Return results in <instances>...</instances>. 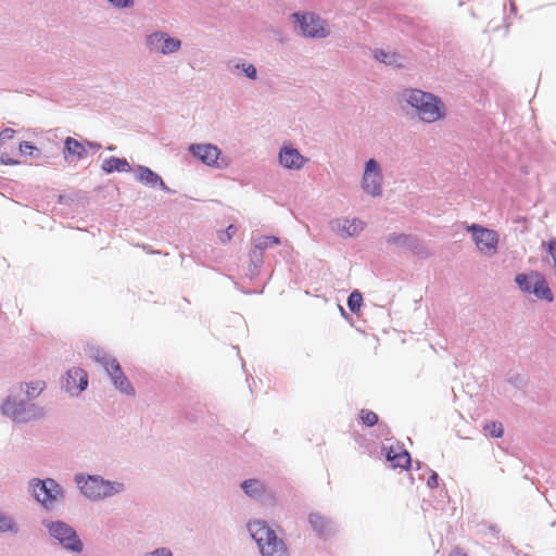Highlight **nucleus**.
I'll return each mask as SVG.
<instances>
[{"label":"nucleus","instance_id":"f257e3e1","mask_svg":"<svg viewBox=\"0 0 556 556\" xmlns=\"http://www.w3.org/2000/svg\"><path fill=\"white\" fill-rule=\"evenodd\" d=\"M403 98L416 110L419 118L426 123H433L444 116L441 101L431 93L419 89H410L404 91Z\"/></svg>","mask_w":556,"mask_h":556},{"label":"nucleus","instance_id":"f03ea898","mask_svg":"<svg viewBox=\"0 0 556 556\" xmlns=\"http://www.w3.org/2000/svg\"><path fill=\"white\" fill-rule=\"evenodd\" d=\"M248 528L263 556H288L285 542L264 521L254 520Z\"/></svg>","mask_w":556,"mask_h":556},{"label":"nucleus","instance_id":"7ed1b4c3","mask_svg":"<svg viewBox=\"0 0 556 556\" xmlns=\"http://www.w3.org/2000/svg\"><path fill=\"white\" fill-rule=\"evenodd\" d=\"M76 482L81 493L91 500L111 496L123 490L122 483L105 481L100 477L89 476L85 479L83 476H76Z\"/></svg>","mask_w":556,"mask_h":556},{"label":"nucleus","instance_id":"20e7f679","mask_svg":"<svg viewBox=\"0 0 556 556\" xmlns=\"http://www.w3.org/2000/svg\"><path fill=\"white\" fill-rule=\"evenodd\" d=\"M516 283L526 293L534 294L538 299L553 301V293L545 278L538 271L519 274L516 276Z\"/></svg>","mask_w":556,"mask_h":556},{"label":"nucleus","instance_id":"39448f33","mask_svg":"<svg viewBox=\"0 0 556 556\" xmlns=\"http://www.w3.org/2000/svg\"><path fill=\"white\" fill-rule=\"evenodd\" d=\"M467 231L471 232L479 252L486 256H492L497 253L498 233L495 230L472 224L467 227Z\"/></svg>","mask_w":556,"mask_h":556},{"label":"nucleus","instance_id":"423d86ee","mask_svg":"<svg viewBox=\"0 0 556 556\" xmlns=\"http://www.w3.org/2000/svg\"><path fill=\"white\" fill-rule=\"evenodd\" d=\"M35 498L46 507H50L62 496V490L52 479L37 480L31 484Z\"/></svg>","mask_w":556,"mask_h":556},{"label":"nucleus","instance_id":"0eeeda50","mask_svg":"<svg viewBox=\"0 0 556 556\" xmlns=\"http://www.w3.org/2000/svg\"><path fill=\"white\" fill-rule=\"evenodd\" d=\"M50 534L56 539L65 548L80 552L83 549V543L77 538L76 532L63 522H53L49 527Z\"/></svg>","mask_w":556,"mask_h":556},{"label":"nucleus","instance_id":"6e6552de","mask_svg":"<svg viewBox=\"0 0 556 556\" xmlns=\"http://www.w3.org/2000/svg\"><path fill=\"white\" fill-rule=\"evenodd\" d=\"M300 22L301 29L304 36L312 38H325L329 35L324 21L315 14H293Z\"/></svg>","mask_w":556,"mask_h":556},{"label":"nucleus","instance_id":"1a4fd4ad","mask_svg":"<svg viewBox=\"0 0 556 556\" xmlns=\"http://www.w3.org/2000/svg\"><path fill=\"white\" fill-rule=\"evenodd\" d=\"M381 181L382 175L380 172L379 164L374 159H370L365 166V172L362 181L363 189L374 197L380 195Z\"/></svg>","mask_w":556,"mask_h":556},{"label":"nucleus","instance_id":"9d476101","mask_svg":"<svg viewBox=\"0 0 556 556\" xmlns=\"http://www.w3.org/2000/svg\"><path fill=\"white\" fill-rule=\"evenodd\" d=\"M191 153L210 166L225 167L227 162L220 157V150L213 144H191Z\"/></svg>","mask_w":556,"mask_h":556},{"label":"nucleus","instance_id":"9b49d317","mask_svg":"<svg viewBox=\"0 0 556 556\" xmlns=\"http://www.w3.org/2000/svg\"><path fill=\"white\" fill-rule=\"evenodd\" d=\"M147 43L151 51L169 54L179 50L181 42L179 39L168 37L164 33H154L147 39Z\"/></svg>","mask_w":556,"mask_h":556},{"label":"nucleus","instance_id":"f8f14e48","mask_svg":"<svg viewBox=\"0 0 556 556\" xmlns=\"http://www.w3.org/2000/svg\"><path fill=\"white\" fill-rule=\"evenodd\" d=\"M386 458L391 463L392 468H400L407 470L410 467V455L409 453L399 443L384 446Z\"/></svg>","mask_w":556,"mask_h":556},{"label":"nucleus","instance_id":"ddd939ff","mask_svg":"<svg viewBox=\"0 0 556 556\" xmlns=\"http://www.w3.org/2000/svg\"><path fill=\"white\" fill-rule=\"evenodd\" d=\"M88 386L87 372L81 368H72L67 370L64 387L67 392L78 394Z\"/></svg>","mask_w":556,"mask_h":556},{"label":"nucleus","instance_id":"4468645a","mask_svg":"<svg viewBox=\"0 0 556 556\" xmlns=\"http://www.w3.org/2000/svg\"><path fill=\"white\" fill-rule=\"evenodd\" d=\"M63 155L67 162H77L87 155V149L78 140L67 137L64 141Z\"/></svg>","mask_w":556,"mask_h":556},{"label":"nucleus","instance_id":"2eb2a0df","mask_svg":"<svg viewBox=\"0 0 556 556\" xmlns=\"http://www.w3.org/2000/svg\"><path fill=\"white\" fill-rule=\"evenodd\" d=\"M280 164L290 169H300L304 165V157L298 150L291 148H282L279 153Z\"/></svg>","mask_w":556,"mask_h":556},{"label":"nucleus","instance_id":"dca6fc26","mask_svg":"<svg viewBox=\"0 0 556 556\" xmlns=\"http://www.w3.org/2000/svg\"><path fill=\"white\" fill-rule=\"evenodd\" d=\"M333 227L342 236L351 237L358 233L363 229V222L357 218H341L333 223Z\"/></svg>","mask_w":556,"mask_h":556},{"label":"nucleus","instance_id":"f3484780","mask_svg":"<svg viewBox=\"0 0 556 556\" xmlns=\"http://www.w3.org/2000/svg\"><path fill=\"white\" fill-rule=\"evenodd\" d=\"M136 178L139 182L150 186V187H156L160 186L162 188H165V184L161 176H159L156 173L151 170L149 167L146 166H138L136 169Z\"/></svg>","mask_w":556,"mask_h":556},{"label":"nucleus","instance_id":"a211bd4d","mask_svg":"<svg viewBox=\"0 0 556 556\" xmlns=\"http://www.w3.org/2000/svg\"><path fill=\"white\" fill-rule=\"evenodd\" d=\"M101 168L108 174L113 172H129L130 165L125 159L111 156L103 161Z\"/></svg>","mask_w":556,"mask_h":556},{"label":"nucleus","instance_id":"6ab92c4d","mask_svg":"<svg viewBox=\"0 0 556 556\" xmlns=\"http://www.w3.org/2000/svg\"><path fill=\"white\" fill-rule=\"evenodd\" d=\"M241 486L243 491L252 497H258L265 492L264 484L257 479L245 480L242 482Z\"/></svg>","mask_w":556,"mask_h":556},{"label":"nucleus","instance_id":"aec40b11","mask_svg":"<svg viewBox=\"0 0 556 556\" xmlns=\"http://www.w3.org/2000/svg\"><path fill=\"white\" fill-rule=\"evenodd\" d=\"M308 519L312 528L318 533H323L328 527L327 519L319 514H311Z\"/></svg>","mask_w":556,"mask_h":556},{"label":"nucleus","instance_id":"412c9836","mask_svg":"<svg viewBox=\"0 0 556 556\" xmlns=\"http://www.w3.org/2000/svg\"><path fill=\"white\" fill-rule=\"evenodd\" d=\"M280 243L279 238L275 236H263L256 239L255 248L258 250H266Z\"/></svg>","mask_w":556,"mask_h":556},{"label":"nucleus","instance_id":"4be33fe9","mask_svg":"<svg viewBox=\"0 0 556 556\" xmlns=\"http://www.w3.org/2000/svg\"><path fill=\"white\" fill-rule=\"evenodd\" d=\"M363 304V296L362 293L357 290L353 291L348 299V306L351 312L357 313Z\"/></svg>","mask_w":556,"mask_h":556},{"label":"nucleus","instance_id":"5701e85b","mask_svg":"<svg viewBox=\"0 0 556 556\" xmlns=\"http://www.w3.org/2000/svg\"><path fill=\"white\" fill-rule=\"evenodd\" d=\"M359 420L363 425H365L367 427H372L378 422L379 418L375 412L368 410V409H362L359 412Z\"/></svg>","mask_w":556,"mask_h":556},{"label":"nucleus","instance_id":"b1692460","mask_svg":"<svg viewBox=\"0 0 556 556\" xmlns=\"http://www.w3.org/2000/svg\"><path fill=\"white\" fill-rule=\"evenodd\" d=\"M375 58L378 61L389 65L397 63L399 60V56L395 53L384 52L382 50L376 51Z\"/></svg>","mask_w":556,"mask_h":556},{"label":"nucleus","instance_id":"393cba45","mask_svg":"<svg viewBox=\"0 0 556 556\" xmlns=\"http://www.w3.org/2000/svg\"><path fill=\"white\" fill-rule=\"evenodd\" d=\"M484 430L493 438H501L504 433L503 425L496 421L486 424Z\"/></svg>","mask_w":556,"mask_h":556},{"label":"nucleus","instance_id":"a878e982","mask_svg":"<svg viewBox=\"0 0 556 556\" xmlns=\"http://www.w3.org/2000/svg\"><path fill=\"white\" fill-rule=\"evenodd\" d=\"M16 532L17 527L16 523L12 520V518L0 514V532Z\"/></svg>","mask_w":556,"mask_h":556},{"label":"nucleus","instance_id":"bb28decb","mask_svg":"<svg viewBox=\"0 0 556 556\" xmlns=\"http://www.w3.org/2000/svg\"><path fill=\"white\" fill-rule=\"evenodd\" d=\"M118 377H119L118 381H117V382H114L115 387H116L119 391H122V392H124V393H126V394H128V395H134V394H135V390H134V388L131 387V384L129 383V381H128V379L126 378V376H125V375H123V376H118Z\"/></svg>","mask_w":556,"mask_h":556},{"label":"nucleus","instance_id":"cd10ccee","mask_svg":"<svg viewBox=\"0 0 556 556\" xmlns=\"http://www.w3.org/2000/svg\"><path fill=\"white\" fill-rule=\"evenodd\" d=\"M235 233L236 227L233 225H230L225 230L218 233V239L220 242L226 243L231 240Z\"/></svg>","mask_w":556,"mask_h":556},{"label":"nucleus","instance_id":"c85d7f7f","mask_svg":"<svg viewBox=\"0 0 556 556\" xmlns=\"http://www.w3.org/2000/svg\"><path fill=\"white\" fill-rule=\"evenodd\" d=\"M45 383L42 381H37L31 384H27V394L31 397L37 396L43 390Z\"/></svg>","mask_w":556,"mask_h":556},{"label":"nucleus","instance_id":"c756f323","mask_svg":"<svg viewBox=\"0 0 556 556\" xmlns=\"http://www.w3.org/2000/svg\"><path fill=\"white\" fill-rule=\"evenodd\" d=\"M18 150L22 154L28 155H33L34 151H38V149L28 141L21 142L18 146Z\"/></svg>","mask_w":556,"mask_h":556},{"label":"nucleus","instance_id":"7c9ffc66","mask_svg":"<svg viewBox=\"0 0 556 556\" xmlns=\"http://www.w3.org/2000/svg\"><path fill=\"white\" fill-rule=\"evenodd\" d=\"M2 410L4 414L12 416L14 419L17 418L16 409L13 407V404L9 400L3 404Z\"/></svg>","mask_w":556,"mask_h":556},{"label":"nucleus","instance_id":"2f4dec72","mask_svg":"<svg viewBox=\"0 0 556 556\" xmlns=\"http://www.w3.org/2000/svg\"><path fill=\"white\" fill-rule=\"evenodd\" d=\"M242 68L244 71L245 75L249 78H251V79H255L256 78V68L254 67V65H252V64H248V65L243 64Z\"/></svg>","mask_w":556,"mask_h":556},{"label":"nucleus","instance_id":"473e14b6","mask_svg":"<svg viewBox=\"0 0 556 556\" xmlns=\"http://www.w3.org/2000/svg\"><path fill=\"white\" fill-rule=\"evenodd\" d=\"M116 8H127L134 4V0H109Z\"/></svg>","mask_w":556,"mask_h":556},{"label":"nucleus","instance_id":"72a5a7b5","mask_svg":"<svg viewBox=\"0 0 556 556\" xmlns=\"http://www.w3.org/2000/svg\"><path fill=\"white\" fill-rule=\"evenodd\" d=\"M121 368L118 362L116 359H110L105 364V369L109 374L118 370Z\"/></svg>","mask_w":556,"mask_h":556},{"label":"nucleus","instance_id":"f704fd0d","mask_svg":"<svg viewBox=\"0 0 556 556\" xmlns=\"http://www.w3.org/2000/svg\"><path fill=\"white\" fill-rule=\"evenodd\" d=\"M15 131L11 128H7L0 134V146L4 142L5 139H12Z\"/></svg>","mask_w":556,"mask_h":556},{"label":"nucleus","instance_id":"c9c22d12","mask_svg":"<svg viewBox=\"0 0 556 556\" xmlns=\"http://www.w3.org/2000/svg\"><path fill=\"white\" fill-rule=\"evenodd\" d=\"M0 161L2 164L4 165H17L18 164V161L14 160V159H11L8 154L5 153H2L0 155Z\"/></svg>","mask_w":556,"mask_h":556},{"label":"nucleus","instance_id":"e433bc0d","mask_svg":"<svg viewBox=\"0 0 556 556\" xmlns=\"http://www.w3.org/2000/svg\"><path fill=\"white\" fill-rule=\"evenodd\" d=\"M448 556H467V554L462 547L455 546L454 548H452Z\"/></svg>","mask_w":556,"mask_h":556},{"label":"nucleus","instance_id":"4c0bfd02","mask_svg":"<svg viewBox=\"0 0 556 556\" xmlns=\"http://www.w3.org/2000/svg\"><path fill=\"white\" fill-rule=\"evenodd\" d=\"M428 486L435 488L438 486V475L433 472L427 481Z\"/></svg>","mask_w":556,"mask_h":556},{"label":"nucleus","instance_id":"58836bf2","mask_svg":"<svg viewBox=\"0 0 556 556\" xmlns=\"http://www.w3.org/2000/svg\"><path fill=\"white\" fill-rule=\"evenodd\" d=\"M150 556H173L172 553L165 548L152 553Z\"/></svg>","mask_w":556,"mask_h":556},{"label":"nucleus","instance_id":"ea45409f","mask_svg":"<svg viewBox=\"0 0 556 556\" xmlns=\"http://www.w3.org/2000/svg\"><path fill=\"white\" fill-rule=\"evenodd\" d=\"M109 375L112 377L113 382H117V381H118V379H119V377H118V376H123L124 374H123V371H122V368H119L118 370H115V371H113V372H111V374H109Z\"/></svg>","mask_w":556,"mask_h":556}]
</instances>
